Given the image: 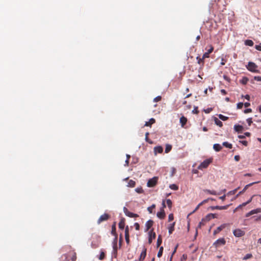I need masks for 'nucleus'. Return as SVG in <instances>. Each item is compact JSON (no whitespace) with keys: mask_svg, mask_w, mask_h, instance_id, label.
<instances>
[{"mask_svg":"<svg viewBox=\"0 0 261 261\" xmlns=\"http://www.w3.org/2000/svg\"><path fill=\"white\" fill-rule=\"evenodd\" d=\"M65 258L64 261H75L76 259V253L74 251H70L68 253L62 255Z\"/></svg>","mask_w":261,"mask_h":261,"instance_id":"1","label":"nucleus"},{"mask_svg":"<svg viewBox=\"0 0 261 261\" xmlns=\"http://www.w3.org/2000/svg\"><path fill=\"white\" fill-rule=\"evenodd\" d=\"M246 68L249 71H251L252 72H258V70L257 69L258 66L253 62H248V65L246 66Z\"/></svg>","mask_w":261,"mask_h":261,"instance_id":"2","label":"nucleus"},{"mask_svg":"<svg viewBox=\"0 0 261 261\" xmlns=\"http://www.w3.org/2000/svg\"><path fill=\"white\" fill-rule=\"evenodd\" d=\"M212 162V159H208L205 160L203 162H202L198 166V169L202 170L203 168H207L208 165Z\"/></svg>","mask_w":261,"mask_h":261,"instance_id":"3","label":"nucleus"},{"mask_svg":"<svg viewBox=\"0 0 261 261\" xmlns=\"http://www.w3.org/2000/svg\"><path fill=\"white\" fill-rule=\"evenodd\" d=\"M226 241L224 238H220L218 239L216 241H215L213 245L216 247L218 248L221 246H223L225 244Z\"/></svg>","mask_w":261,"mask_h":261,"instance_id":"4","label":"nucleus"},{"mask_svg":"<svg viewBox=\"0 0 261 261\" xmlns=\"http://www.w3.org/2000/svg\"><path fill=\"white\" fill-rule=\"evenodd\" d=\"M123 212L124 213L125 215L130 218L138 217H139V215L138 214H134L133 213L129 212L126 207H124L123 208Z\"/></svg>","mask_w":261,"mask_h":261,"instance_id":"5","label":"nucleus"},{"mask_svg":"<svg viewBox=\"0 0 261 261\" xmlns=\"http://www.w3.org/2000/svg\"><path fill=\"white\" fill-rule=\"evenodd\" d=\"M158 178L156 177H154L151 179H149L147 182V186L148 187H154L157 183Z\"/></svg>","mask_w":261,"mask_h":261,"instance_id":"6","label":"nucleus"},{"mask_svg":"<svg viewBox=\"0 0 261 261\" xmlns=\"http://www.w3.org/2000/svg\"><path fill=\"white\" fill-rule=\"evenodd\" d=\"M233 233L236 237H241L245 234V231L240 229H234Z\"/></svg>","mask_w":261,"mask_h":261,"instance_id":"7","label":"nucleus"},{"mask_svg":"<svg viewBox=\"0 0 261 261\" xmlns=\"http://www.w3.org/2000/svg\"><path fill=\"white\" fill-rule=\"evenodd\" d=\"M110 216L108 214H104L100 216V217L99 218L98 220H97V223L99 224L102 222L108 220Z\"/></svg>","mask_w":261,"mask_h":261,"instance_id":"8","label":"nucleus"},{"mask_svg":"<svg viewBox=\"0 0 261 261\" xmlns=\"http://www.w3.org/2000/svg\"><path fill=\"white\" fill-rule=\"evenodd\" d=\"M100 242V237L97 236L96 237V241H92L91 243L92 248H93L94 249L97 248L99 246Z\"/></svg>","mask_w":261,"mask_h":261,"instance_id":"9","label":"nucleus"},{"mask_svg":"<svg viewBox=\"0 0 261 261\" xmlns=\"http://www.w3.org/2000/svg\"><path fill=\"white\" fill-rule=\"evenodd\" d=\"M227 225H228V224L224 223L222 225H221L220 226L218 227L216 230L214 231V234L216 235L219 233L221 230H222L223 229H224Z\"/></svg>","mask_w":261,"mask_h":261,"instance_id":"10","label":"nucleus"},{"mask_svg":"<svg viewBox=\"0 0 261 261\" xmlns=\"http://www.w3.org/2000/svg\"><path fill=\"white\" fill-rule=\"evenodd\" d=\"M207 222L206 221L204 218L202 219L201 221L199 223V224L196 228V231L195 237H196V236H197V234H198L197 229L201 228L203 226L205 225Z\"/></svg>","mask_w":261,"mask_h":261,"instance_id":"11","label":"nucleus"},{"mask_svg":"<svg viewBox=\"0 0 261 261\" xmlns=\"http://www.w3.org/2000/svg\"><path fill=\"white\" fill-rule=\"evenodd\" d=\"M156 234L154 232H153V229L151 230L149 232V239L148 243L149 244H151L152 243V240L155 238Z\"/></svg>","mask_w":261,"mask_h":261,"instance_id":"12","label":"nucleus"},{"mask_svg":"<svg viewBox=\"0 0 261 261\" xmlns=\"http://www.w3.org/2000/svg\"><path fill=\"white\" fill-rule=\"evenodd\" d=\"M229 205H226L224 206H212L210 207V208L212 210H226L229 207Z\"/></svg>","mask_w":261,"mask_h":261,"instance_id":"13","label":"nucleus"},{"mask_svg":"<svg viewBox=\"0 0 261 261\" xmlns=\"http://www.w3.org/2000/svg\"><path fill=\"white\" fill-rule=\"evenodd\" d=\"M153 224V221L151 220H149L146 222L145 223V227L146 229L145 230V231H148L149 229L152 226Z\"/></svg>","mask_w":261,"mask_h":261,"instance_id":"14","label":"nucleus"},{"mask_svg":"<svg viewBox=\"0 0 261 261\" xmlns=\"http://www.w3.org/2000/svg\"><path fill=\"white\" fill-rule=\"evenodd\" d=\"M260 212H261V209L260 208L254 209V210H253L251 211L249 213H247L246 214V217H248L252 215L257 214V213H259Z\"/></svg>","mask_w":261,"mask_h":261,"instance_id":"15","label":"nucleus"},{"mask_svg":"<svg viewBox=\"0 0 261 261\" xmlns=\"http://www.w3.org/2000/svg\"><path fill=\"white\" fill-rule=\"evenodd\" d=\"M146 248L144 247L139 257V261H143L146 256Z\"/></svg>","mask_w":261,"mask_h":261,"instance_id":"16","label":"nucleus"},{"mask_svg":"<svg viewBox=\"0 0 261 261\" xmlns=\"http://www.w3.org/2000/svg\"><path fill=\"white\" fill-rule=\"evenodd\" d=\"M163 151V148L161 146H158L154 147V154L156 155L157 153H161Z\"/></svg>","mask_w":261,"mask_h":261,"instance_id":"17","label":"nucleus"},{"mask_svg":"<svg viewBox=\"0 0 261 261\" xmlns=\"http://www.w3.org/2000/svg\"><path fill=\"white\" fill-rule=\"evenodd\" d=\"M179 121L181 124V126L183 127L187 122V118L182 116L180 117Z\"/></svg>","mask_w":261,"mask_h":261,"instance_id":"18","label":"nucleus"},{"mask_svg":"<svg viewBox=\"0 0 261 261\" xmlns=\"http://www.w3.org/2000/svg\"><path fill=\"white\" fill-rule=\"evenodd\" d=\"M157 216L161 219H164L165 217V213L163 209H161V211L157 213Z\"/></svg>","mask_w":261,"mask_h":261,"instance_id":"19","label":"nucleus"},{"mask_svg":"<svg viewBox=\"0 0 261 261\" xmlns=\"http://www.w3.org/2000/svg\"><path fill=\"white\" fill-rule=\"evenodd\" d=\"M175 225V222H173L172 224H170L169 226L168 227V230L169 234H171L173 231L174 230V226Z\"/></svg>","mask_w":261,"mask_h":261,"instance_id":"20","label":"nucleus"},{"mask_svg":"<svg viewBox=\"0 0 261 261\" xmlns=\"http://www.w3.org/2000/svg\"><path fill=\"white\" fill-rule=\"evenodd\" d=\"M119 228L120 229H123L125 227V221L124 219H121L118 224Z\"/></svg>","mask_w":261,"mask_h":261,"instance_id":"21","label":"nucleus"},{"mask_svg":"<svg viewBox=\"0 0 261 261\" xmlns=\"http://www.w3.org/2000/svg\"><path fill=\"white\" fill-rule=\"evenodd\" d=\"M213 148L216 151H219L222 149V147L219 144H215L213 145Z\"/></svg>","mask_w":261,"mask_h":261,"instance_id":"22","label":"nucleus"},{"mask_svg":"<svg viewBox=\"0 0 261 261\" xmlns=\"http://www.w3.org/2000/svg\"><path fill=\"white\" fill-rule=\"evenodd\" d=\"M214 122L219 127H222L223 126V123L216 117H215L214 118Z\"/></svg>","mask_w":261,"mask_h":261,"instance_id":"23","label":"nucleus"},{"mask_svg":"<svg viewBox=\"0 0 261 261\" xmlns=\"http://www.w3.org/2000/svg\"><path fill=\"white\" fill-rule=\"evenodd\" d=\"M196 59L197 60L198 64H199V65H201L202 66H203L204 63V59H203L202 57L200 58V57L198 56V57H197Z\"/></svg>","mask_w":261,"mask_h":261,"instance_id":"24","label":"nucleus"},{"mask_svg":"<svg viewBox=\"0 0 261 261\" xmlns=\"http://www.w3.org/2000/svg\"><path fill=\"white\" fill-rule=\"evenodd\" d=\"M117 237H116V238H115V239H114V242H113V250H114V252L115 253L117 252Z\"/></svg>","mask_w":261,"mask_h":261,"instance_id":"25","label":"nucleus"},{"mask_svg":"<svg viewBox=\"0 0 261 261\" xmlns=\"http://www.w3.org/2000/svg\"><path fill=\"white\" fill-rule=\"evenodd\" d=\"M155 119L154 118H151L149 121L146 122L145 124V126H150L151 125L155 123Z\"/></svg>","mask_w":261,"mask_h":261,"instance_id":"26","label":"nucleus"},{"mask_svg":"<svg viewBox=\"0 0 261 261\" xmlns=\"http://www.w3.org/2000/svg\"><path fill=\"white\" fill-rule=\"evenodd\" d=\"M135 185H136L135 181H134L133 180L130 179L128 181L127 186L129 187L133 188L135 186Z\"/></svg>","mask_w":261,"mask_h":261,"instance_id":"27","label":"nucleus"},{"mask_svg":"<svg viewBox=\"0 0 261 261\" xmlns=\"http://www.w3.org/2000/svg\"><path fill=\"white\" fill-rule=\"evenodd\" d=\"M245 44L247 46H252L254 43L251 40H246L245 41Z\"/></svg>","mask_w":261,"mask_h":261,"instance_id":"28","label":"nucleus"},{"mask_svg":"<svg viewBox=\"0 0 261 261\" xmlns=\"http://www.w3.org/2000/svg\"><path fill=\"white\" fill-rule=\"evenodd\" d=\"M111 233H112V235L114 236L115 237H117V233H116V232L115 224H113L112 225Z\"/></svg>","mask_w":261,"mask_h":261,"instance_id":"29","label":"nucleus"},{"mask_svg":"<svg viewBox=\"0 0 261 261\" xmlns=\"http://www.w3.org/2000/svg\"><path fill=\"white\" fill-rule=\"evenodd\" d=\"M162 237L161 235H159L158 236V240H157V242H156V246H157V247H159L161 244H162Z\"/></svg>","mask_w":261,"mask_h":261,"instance_id":"30","label":"nucleus"},{"mask_svg":"<svg viewBox=\"0 0 261 261\" xmlns=\"http://www.w3.org/2000/svg\"><path fill=\"white\" fill-rule=\"evenodd\" d=\"M172 149V145L170 144H166V148H165V153H168L171 151Z\"/></svg>","mask_w":261,"mask_h":261,"instance_id":"31","label":"nucleus"},{"mask_svg":"<svg viewBox=\"0 0 261 261\" xmlns=\"http://www.w3.org/2000/svg\"><path fill=\"white\" fill-rule=\"evenodd\" d=\"M234 129L237 132H240L242 130L243 127L240 125H235L234 126Z\"/></svg>","mask_w":261,"mask_h":261,"instance_id":"32","label":"nucleus"},{"mask_svg":"<svg viewBox=\"0 0 261 261\" xmlns=\"http://www.w3.org/2000/svg\"><path fill=\"white\" fill-rule=\"evenodd\" d=\"M222 145L227 147V148H232V145L230 143H229L228 142H224L223 143Z\"/></svg>","mask_w":261,"mask_h":261,"instance_id":"33","label":"nucleus"},{"mask_svg":"<svg viewBox=\"0 0 261 261\" xmlns=\"http://www.w3.org/2000/svg\"><path fill=\"white\" fill-rule=\"evenodd\" d=\"M211 199L212 200H214V199L213 198H207L206 199H205L204 200H203L202 202H201L200 203H199L198 205L199 206H201V205H202L203 204H204V203H206V202H208V201Z\"/></svg>","mask_w":261,"mask_h":261,"instance_id":"34","label":"nucleus"},{"mask_svg":"<svg viewBox=\"0 0 261 261\" xmlns=\"http://www.w3.org/2000/svg\"><path fill=\"white\" fill-rule=\"evenodd\" d=\"M163 247H160V249H159V251L158 253V254H157V256L158 257H161L162 255V254H163Z\"/></svg>","mask_w":261,"mask_h":261,"instance_id":"35","label":"nucleus"},{"mask_svg":"<svg viewBox=\"0 0 261 261\" xmlns=\"http://www.w3.org/2000/svg\"><path fill=\"white\" fill-rule=\"evenodd\" d=\"M204 192L211 195H216L217 194V192L215 191H211L210 190L206 189L204 190Z\"/></svg>","mask_w":261,"mask_h":261,"instance_id":"36","label":"nucleus"},{"mask_svg":"<svg viewBox=\"0 0 261 261\" xmlns=\"http://www.w3.org/2000/svg\"><path fill=\"white\" fill-rule=\"evenodd\" d=\"M166 203H167L168 207L170 209H171L172 207V202L171 200L169 199H168L166 200Z\"/></svg>","mask_w":261,"mask_h":261,"instance_id":"37","label":"nucleus"},{"mask_svg":"<svg viewBox=\"0 0 261 261\" xmlns=\"http://www.w3.org/2000/svg\"><path fill=\"white\" fill-rule=\"evenodd\" d=\"M169 187L171 189L173 190H177L178 189V187L175 184L170 185Z\"/></svg>","mask_w":261,"mask_h":261,"instance_id":"38","label":"nucleus"},{"mask_svg":"<svg viewBox=\"0 0 261 261\" xmlns=\"http://www.w3.org/2000/svg\"><path fill=\"white\" fill-rule=\"evenodd\" d=\"M206 221L208 222L210 221L212 219H213L212 217H211V213L207 214L204 218H203Z\"/></svg>","mask_w":261,"mask_h":261,"instance_id":"39","label":"nucleus"},{"mask_svg":"<svg viewBox=\"0 0 261 261\" xmlns=\"http://www.w3.org/2000/svg\"><path fill=\"white\" fill-rule=\"evenodd\" d=\"M218 116L219 118L223 121H226L228 119V117L225 116L222 114H219Z\"/></svg>","mask_w":261,"mask_h":261,"instance_id":"40","label":"nucleus"},{"mask_svg":"<svg viewBox=\"0 0 261 261\" xmlns=\"http://www.w3.org/2000/svg\"><path fill=\"white\" fill-rule=\"evenodd\" d=\"M155 207V205L153 204L151 206L147 208V210L150 214L152 213V210Z\"/></svg>","mask_w":261,"mask_h":261,"instance_id":"41","label":"nucleus"},{"mask_svg":"<svg viewBox=\"0 0 261 261\" xmlns=\"http://www.w3.org/2000/svg\"><path fill=\"white\" fill-rule=\"evenodd\" d=\"M252 257V255L251 253H248L243 258V260H247L248 259H249Z\"/></svg>","mask_w":261,"mask_h":261,"instance_id":"42","label":"nucleus"},{"mask_svg":"<svg viewBox=\"0 0 261 261\" xmlns=\"http://www.w3.org/2000/svg\"><path fill=\"white\" fill-rule=\"evenodd\" d=\"M148 135H149V133H148V132L146 133V134H145V140L146 141V142H148L149 143L152 144V142L151 141L149 140V139L148 138Z\"/></svg>","mask_w":261,"mask_h":261,"instance_id":"43","label":"nucleus"},{"mask_svg":"<svg viewBox=\"0 0 261 261\" xmlns=\"http://www.w3.org/2000/svg\"><path fill=\"white\" fill-rule=\"evenodd\" d=\"M248 81V79L247 77H244L242 80L241 81V83L243 84V85H245L247 84V82Z\"/></svg>","mask_w":261,"mask_h":261,"instance_id":"44","label":"nucleus"},{"mask_svg":"<svg viewBox=\"0 0 261 261\" xmlns=\"http://www.w3.org/2000/svg\"><path fill=\"white\" fill-rule=\"evenodd\" d=\"M105 257V253L104 252L101 251L100 252V255L99 256V259L100 260H103Z\"/></svg>","mask_w":261,"mask_h":261,"instance_id":"45","label":"nucleus"},{"mask_svg":"<svg viewBox=\"0 0 261 261\" xmlns=\"http://www.w3.org/2000/svg\"><path fill=\"white\" fill-rule=\"evenodd\" d=\"M252 200V198H251L248 201H247L246 202H244L243 203H242V204L240 205L239 207H241V206H244L245 205H246L247 204H248L249 203H250Z\"/></svg>","mask_w":261,"mask_h":261,"instance_id":"46","label":"nucleus"},{"mask_svg":"<svg viewBox=\"0 0 261 261\" xmlns=\"http://www.w3.org/2000/svg\"><path fill=\"white\" fill-rule=\"evenodd\" d=\"M135 191L138 193H142L143 192V190L142 189V188H137L135 189Z\"/></svg>","mask_w":261,"mask_h":261,"instance_id":"47","label":"nucleus"},{"mask_svg":"<svg viewBox=\"0 0 261 261\" xmlns=\"http://www.w3.org/2000/svg\"><path fill=\"white\" fill-rule=\"evenodd\" d=\"M174 219V216L173 214H170L168 216V221H172Z\"/></svg>","mask_w":261,"mask_h":261,"instance_id":"48","label":"nucleus"},{"mask_svg":"<svg viewBox=\"0 0 261 261\" xmlns=\"http://www.w3.org/2000/svg\"><path fill=\"white\" fill-rule=\"evenodd\" d=\"M210 49L207 50V53L210 55L211 53H212L214 50V47L212 45H210Z\"/></svg>","mask_w":261,"mask_h":261,"instance_id":"49","label":"nucleus"},{"mask_svg":"<svg viewBox=\"0 0 261 261\" xmlns=\"http://www.w3.org/2000/svg\"><path fill=\"white\" fill-rule=\"evenodd\" d=\"M192 113L198 114L199 113V111L198 110L197 107H195L194 110L192 111Z\"/></svg>","mask_w":261,"mask_h":261,"instance_id":"50","label":"nucleus"},{"mask_svg":"<svg viewBox=\"0 0 261 261\" xmlns=\"http://www.w3.org/2000/svg\"><path fill=\"white\" fill-rule=\"evenodd\" d=\"M161 99H162V97L161 96H158L153 99V101L158 102V101H160L161 100Z\"/></svg>","mask_w":261,"mask_h":261,"instance_id":"51","label":"nucleus"},{"mask_svg":"<svg viewBox=\"0 0 261 261\" xmlns=\"http://www.w3.org/2000/svg\"><path fill=\"white\" fill-rule=\"evenodd\" d=\"M243 105H244V103L243 102H239L237 104V108L239 109H242Z\"/></svg>","mask_w":261,"mask_h":261,"instance_id":"52","label":"nucleus"},{"mask_svg":"<svg viewBox=\"0 0 261 261\" xmlns=\"http://www.w3.org/2000/svg\"><path fill=\"white\" fill-rule=\"evenodd\" d=\"M134 226L137 230H139L140 229V225L138 223H135L134 224Z\"/></svg>","mask_w":261,"mask_h":261,"instance_id":"53","label":"nucleus"},{"mask_svg":"<svg viewBox=\"0 0 261 261\" xmlns=\"http://www.w3.org/2000/svg\"><path fill=\"white\" fill-rule=\"evenodd\" d=\"M125 236H129V229L128 226H127L125 229Z\"/></svg>","mask_w":261,"mask_h":261,"instance_id":"54","label":"nucleus"},{"mask_svg":"<svg viewBox=\"0 0 261 261\" xmlns=\"http://www.w3.org/2000/svg\"><path fill=\"white\" fill-rule=\"evenodd\" d=\"M129 236H125V239L127 245L129 243Z\"/></svg>","mask_w":261,"mask_h":261,"instance_id":"55","label":"nucleus"},{"mask_svg":"<svg viewBox=\"0 0 261 261\" xmlns=\"http://www.w3.org/2000/svg\"><path fill=\"white\" fill-rule=\"evenodd\" d=\"M247 122L249 126H250L251 123H252V118H249L247 119Z\"/></svg>","mask_w":261,"mask_h":261,"instance_id":"56","label":"nucleus"},{"mask_svg":"<svg viewBox=\"0 0 261 261\" xmlns=\"http://www.w3.org/2000/svg\"><path fill=\"white\" fill-rule=\"evenodd\" d=\"M202 58L203 59H205V58H209V54L206 52L205 53L203 56H202Z\"/></svg>","mask_w":261,"mask_h":261,"instance_id":"57","label":"nucleus"},{"mask_svg":"<svg viewBox=\"0 0 261 261\" xmlns=\"http://www.w3.org/2000/svg\"><path fill=\"white\" fill-rule=\"evenodd\" d=\"M254 79L257 81H261V76H254Z\"/></svg>","mask_w":261,"mask_h":261,"instance_id":"58","label":"nucleus"},{"mask_svg":"<svg viewBox=\"0 0 261 261\" xmlns=\"http://www.w3.org/2000/svg\"><path fill=\"white\" fill-rule=\"evenodd\" d=\"M234 159L236 161L238 162L240 159V156L239 155H236L234 157Z\"/></svg>","mask_w":261,"mask_h":261,"instance_id":"59","label":"nucleus"},{"mask_svg":"<svg viewBox=\"0 0 261 261\" xmlns=\"http://www.w3.org/2000/svg\"><path fill=\"white\" fill-rule=\"evenodd\" d=\"M240 142L245 146H247L248 145V142L247 141H240Z\"/></svg>","mask_w":261,"mask_h":261,"instance_id":"60","label":"nucleus"},{"mask_svg":"<svg viewBox=\"0 0 261 261\" xmlns=\"http://www.w3.org/2000/svg\"><path fill=\"white\" fill-rule=\"evenodd\" d=\"M251 112H252V110L251 109H247L244 110L245 113H250Z\"/></svg>","mask_w":261,"mask_h":261,"instance_id":"61","label":"nucleus"},{"mask_svg":"<svg viewBox=\"0 0 261 261\" xmlns=\"http://www.w3.org/2000/svg\"><path fill=\"white\" fill-rule=\"evenodd\" d=\"M186 259H187V255L186 254H183L181 258V261H183V260H186Z\"/></svg>","mask_w":261,"mask_h":261,"instance_id":"62","label":"nucleus"},{"mask_svg":"<svg viewBox=\"0 0 261 261\" xmlns=\"http://www.w3.org/2000/svg\"><path fill=\"white\" fill-rule=\"evenodd\" d=\"M255 48L258 50L261 51V46L259 45H256L255 46Z\"/></svg>","mask_w":261,"mask_h":261,"instance_id":"63","label":"nucleus"},{"mask_svg":"<svg viewBox=\"0 0 261 261\" xmlns=\"http://www.w3.org/2000/svg\"><path fill=\"white\" fill-rule=\"evenodd\" d=\"M220 91L223 95H226L227 94V92L224 89H221Z\"/></svg>","mask_w":261,"mask_h":261,"instance_id":"64","label":"nucleus"}]
</instances>
